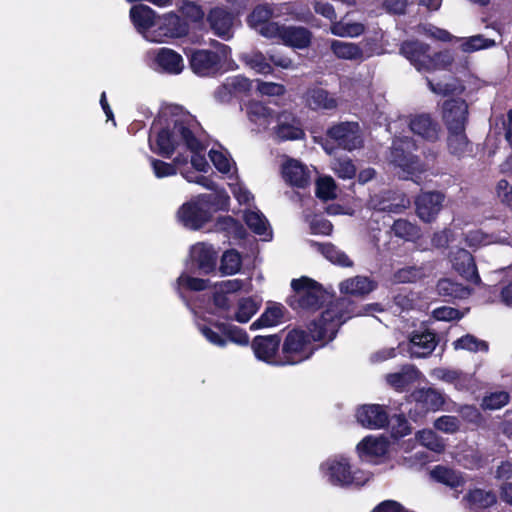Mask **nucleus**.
Wrapping results in <instances>:
<instances>
[{"label":"nucleus","instance_id":"nucleus-1","mask_svg":"<svg viewBox=\"0 0 512 512\" xmlns=\"http://www.w3.org/2000/svg\"><path fill=\"white\" fill-rule=\"evenodd\" d=\"M354 314V303L347 297L331 301L320 316L308 324V332L301 328H293L286 333L281 342L283 360L279 363L283 366H293L308 360L314 352L312 341H322L326 338L332 341L340 326Z\"/></svg>","mask_w":512,"mask_h":512},{"label":"nucleus","instance_id":"nucleus-2","mask_svg":"<svg viewBox=\"0 0 512 512\" xmlns=\"http://www.w3.org/2000/svg\"><path fill=\"white\" fill-rule=\"evenodd\" d=\"M148 144L153 153L170 159L180 144H184L188 150H195L199 149L200 140L185 118L159 115L150 127Z\"/></svg>","mask_w":512,"mask_h":512},{"label":"nucleus","instance_id":"nucleus-3","mask_svg":"<svg viewBox=\"0 0 512 512\" xmlns=\"http://www.w3.org/2000/svg\"><path fill=\"white\" fill-rule=\"evenodd\" d=\"M291 288L293 294L287 298L286 303L297 313L316 312L329 299L323 285L308 276L292 279Z\"/></svg>","mask_w":512,"mask_h":512},{"label":"nucleus","instance_id":"nucleus-4","mask_svg":"<svg viewBox=\"0 0 512 512\" xmlns=\"http://www.w3.org/2000/svg\"><path fill=\"white\" fill-rule=\"evenodd\" d=\"M321 471L329 483L339 487L363 486L369 481V475L363 470H352L349 459L343 456L328 459L321 464Z\"/></svg>","mask_w":512,"mask_h":512},{"label":"nucleus","instance_id":"nucleus-5","mask_svg":"<svg viewBox=\"0 0 512 512\" xmlns=\"http://www.w3.org/2000/svg\"><path fill=\"white\" fill-rule=\"evenodd\" d=\"M406 402L411 405L408 411L410 419L417 422L431 412L442 409L444 394L433 387H421L406 395Z\"/></svg>","mask_w":512,"mask_h":512},{"label":"nucleus","instance_id":"nucleus-6","mask_svg":"<svg viewBox=\"0 0 512 512\" xmlns=\"http://www.w3.org/2000/svg\"><path fill=\"white\" fill-rule=\"evenodd\" d=\"M189 67L200 77L215 76L221 69V56L209 49H191L187 54Z\"/></svg>","mask_w":512,"mask_h":512},{"label":"nucleus","instance_id":"nucleus-7","mask_svg":"<svg viewBox=\"0 0 512 512\" xmlns=\"http://www.w3.org/2000/svg\"><path fill=\"white\" fill-rule=\"evenodd\" d=\"M282 338L279 334L273 335H257L251 342V348L255 357L269 365L283 366L278 362L282 361Z\"/></svg>","mask_w":512,"mask_h":512},{"label":"nucleus","instance_id":"nucleus-8","mask_svg":"<svg viewBox=\"0 0 512 512\" xmlns=\"http://www.w3.org/2000/svg\"><path fill=\"white\" fill-rule=\"evenodd\" d=\"M252 90V81L244 75L229 76L217 87L214 97L222 104L230 103L234 98L248 97Z\"/></svg>","mask_w":512,"mask_h":512},{"label":"nucleus","instance_id":"nucleus-9","mask_svg":"<svg viewBox=\"0 0 512 512\" xmlns=\"http://www.w3.org/2000/svg\"><path fill=\"white\" fill-rule=\"evenodd\" d=\"M177 218L185 228L197 231L211 221L212 215L195 199L185 202L179 207Z\"/></svg>","mask_w":512,"mask_h":512},{"label":"nucleus","instance_id":"nucleus-10","mask_svg":"<svg viewBox=\"0 0 512 512\" xmlns=\"http://www.w3.org/2000/svg\"><path fill=\"white\" fill-rule=\"evenodd\" d=\"M358 423L367 429L378 430L387 428L390 424V416L387 407L380 404H363L356 410Z\"/></svg>","mask_w":512,"mask_h":512},{"label":"nucleus","instance_id":"nucleus-11","mask_svg":"<svg viewBox=\"0 0 512 512\" xmlns=\"http://www.w3.org/2000/svg\"><path fill=\"white\" fill-rule=\"evenodd\" d=\"M275 134L280 141H294L305 138L301 119L291 111H281L277 115Z\"/></svg>","mask_w":512,"mask_h":512},{"label":"nucleus","instance_id":"nucleus-12","mask_svg":"<svg viewBox=\"0 0 512 512\" xmlns=\"http://www.w3.org/2000/svg\"><path fill=\"white\" fill-rule=\"evenodd\" d=\"M326 136L333 140L339 148L352 151L360 143L358 135V124L351 122H341L328 128Z\"/></svg>","mask_w":512,"mask_h":512},{"label":"nucleus","instance_id":"nucleus-13","mask_svg":"<svg viewBox=\"0 0 512 512\" xmlns=\"http://www.w3.org/2000/svg\"><path fill=\"white\" fill-rule=\"evenodd\" d=\"M468 106L462 99H448L443 103V121L448 130L466 129Z\"/></svg>","mask_w":512,"mask_h":512},{"label":"nucleus","instance_id":"nucleus-14","mask_svg":"<svg viewBox=\"0 0 512 512\" xmlns=\"http://www.w3.org/2000/svg\"><path fill=\"white\" fill-rule=\"evenodd\" d=\"M453 269L466 281L474 285L481 284V277L473 255L464 248H458L451 255Z\"/></svg>","mask_w":512,"mask_h":512},{"label":"nucleus","instance_id":"nucleus-15","mask_svg":"<svg viewBox=\"0 0 512 512\" xmlns=\"http://www.w3.org/2000/svg\"><path fill=\"white\" fill-rule=\"evenodd\" d=\"M192 265L196 267L199 274L210 275L217 271L218 252L211 244L199 243L191 253Z\"/></svg>","mask_w":512,"mask_h":512},{"label":"nucleus","instance_id":"nucleus-16","mask_svg":"<svg viewBox=\"0 0 512 512\" xmlns=\"http://www.w3.org/2000/svg\"><path fill=\"white\" fill-rule=\"evenodd\" d=\"M307 108L312 111H331L338 106L337 99L326 89L313 86L306 89L302 96Z\"/></svg>","mask_w":512,"mask_h":512},{"label":"nucleus","instance_id":"nucleus-17","mask_svg":"<svg viewBox=\"0 0 512 512\" xmlns=\"http://www.w3.org/2000/svg\"><path fill=\"white\" fill-rule=\"evenodd\" d=\"M233 21L234 15L222 7L212 8L207 15L210 29L223 40H229L233 37Z\"/></svg>","mask_w":512,"mask_h":512},{"label":"nucleus","instance_id":"nucleus-18","mask_svg":"<svg viewBox=\"0 0 512 512\" xmlns=\"http://www.w3.org/2000/svg\"><path fill=\"white\" fill-rule=\"evenodd\" d=\"M438 344L436 333L426 330L413 332L409 340V353L412 358H425L433 353Z\"/></svg>","mask_w":512,"mask_h":512},{"label":"nucleus","instance_id":"nucleus-19","mask_svg":"<svg viewBox=\"0 0 512 512\" xmlns=\"http://www.w3.org/2000/svg\"><path fill=\"white\" fill-rule=\"evenodd\" d=\"M443 195L439 192H427L419 195L415 201L418 217L424 222H431L441 210Z\"/></svg>","mask_w":512,"mask_h":512},{"label":"nucleus","instance_id":"nucleus-20","mask_svg":"<svg viewBox=\"0 0 512 512\" xmlns=\"http://www.w3.org/2000/svg\"><path fill=\"white\" fill-rule=\"evenodd\" d=\"M410 130L421 138L435 142L439 138L440 125L430 114H417L410 119Z\"/></svg>","mask_w":512,"mask_h":512},{"label":"nucleus","instance_id":"nucleus-21","mask_svg":"<svg viewBox=\"0 0 512 512\" xmlns=\"http://www.w3.org/2000/svg\"><path fill=\"white\" fill-rule=\"evenodd\" d=\"M446 142L448 152L458 159L473 155V143L468 138L466 129L448 130Z\"/></svg>","mask_w":512,"mask_h":512},{"label":"nucleus","instance_id":"nucleus-22","mask_svg":"<svg viewBox=\"0 0 512 512\" xmlns=\"http://www.w3.org/2000/svg\"><path fill=\"white\" fill-rule=\"evenodd\" d=\"M282 174L290 186L306 188L310 184V171L296 159H289L283 164Z\"/></svg>","mask_w":512,"mask_h":512},{"label":"nucleus","instance_id":"nucleus-23","mask_svg":"<svg viewBox=\"0 0 512 512\" xmlns=\"http://www.w3.org/2000/svg\"><path fill=\"white\" fill-rule=\"evenodd\" d=\"M420 372L414 365H404L400 371L389 373L385 379L396 392L402 393L419 379Z\"/></svg>","mask_w":512,"mask_h":512},{"label":"nucleus","instance_id":"nucleus-24","mask_svg":"<svg viewBox=\"0 0 512 512\" xmlns=\"http://www.w3.org/2000/svg\"><path fill=\"white\" fill-rule=\"evenodd\" d=\"M129 16L139 33H145L156 25V12L145 4H135L130 8Z\"/></svg>","mask_w":512,"mask_h":512},{"label":"nucleus","instance_id":"nucleus-25","mask_svg":"<svg viewBox=\"0 0 512 512\" xmlns=\"http://www.w3.org/2000/svg\"><path fill=\"white\" fill-rule=\"evenodd\" d=\"M429 51L430 46L418 40H407L400 46V53L417 69L426 65L427 58H429Z\"/></svg>","mask_w":512,"mask_h":512},{"label":"nucleus","instance_id":"nucleus-26","mask_svg":"<svg viewBox=\"0 0 512 512\" xmlns=\"http://www.w3.org/2000/svg\"><path fill=\"white\" fill-rule=\"evenodd\" d=\"M311 39L312 33L307 28L284 25L280 41L289 47L305 49L310 46Z\"/></svg>","mask_w":512,"mask_h":512},{"label":"nucleus","instance_id":"nucleus-27","mask_svg":"<svg viewBox=\"0 0 512 512\" xmlns=\"http://www.w3.org/2000/svg\"><path fill=\"white\" fill-rule=\"evenodd\" d=\"M430 477L435 482L455 490L463 487L465 484V479L461 472L441 464L435 465L430 470Z\"/></svg>","mask_w":512,"mask_h":512},{"label":"nucleus","instance_id":"nucleus-28","mask_svg":"<svg viewBox=\"0 0 512 512\" xmlns=\"http://www.w3.org/2000/svg\"><path fill=\"white\" fill-rule=\"evenodd\" d=\"M155 62L162 71L168 74H180L184 68L182 56L170 48L159 49Z\"/></svg>","mask_w":512,"mask_h":512},{"label":"nucleus","instance_id":"nucleus-29","mask_svg":"<svg viewBox=\"0 0 512 512\" xmlns=\"http://www.w3.org/2000/svg\"><path fill=\"white\" fill-rule=\"evenodd\" d=\"M377 288V283L367 276H356L340 284V291L352 296H366Z\"/></svg>","mask_w":512,"mask_h":512},{"label":"nucleus","instance_id":"nucleus-30","mask_svg":"<svg viewBox=\"0 0 512 512\" xmlns=\"http://www.w3.org/2000/svg\"><path fill=\"white\" fill-rule=\"evenodd\" d=\"M213 193L200 194L196 200L202 207L208 209L210 214L217 211L228 210L230 197L225 189H215Z\"/></svg>","mask_w":512,"mask_h":512},{"label":"nucleus","instance_id":"nucleus-31","mask_svg":"<svg viewBox=\"0 0 512 512\" xmlns=\"http://www.w3.org/2000/svg\"><path fill=\"white\" fill-rule=\"evenodd\" d=\"M311 245L317 249L328 261L341 267H351L353 262L345 252L338 249L334 244L311 241Z\"/></svg>","mask_w":512,"mask_h":512},{"label":"nucleus","instance_id":"nucleus-32","mask_svg":"<svg viewBox=\"0 0 512 512\" xmlns=\"http://www.w3.org/2000/svg\"><path fill=\"white\" fill-rule=\"evenodd\" d=\"M159 29L163 32V35L172 38L186 36L189 31L187 23L175 13L165 15L159 25Z\"/></svg>","mask_w":512,"mask_h":512},{"label":"nucleus","instance_id":"nucleus-33","mask_svg":"<svg viewBox=\"0 0 512 512\" xmlns=\"http://www.w3.org/2000/svg\"><path fill=\"white\" fill-rule=\"evenodd\" d=\"M330 48L339 59L353 61H363L365 59L362 48L355 43L333 40Z\"/></svg>","mask_w":512,"mask_h":512},{"label":"nucleus","instance_id":"nucleus-34","mask_svg":"<svg viewBox=\"0 0 512 512\" xmlns=\"http://www.w3.org/2000/svg\"><path fill=\"white\" fill-rule=\"evenodd\" d=\"M437 292L440 296L447 297L449 300L465 299L471 294V289L451 279L443 278L437 282Z\"/></svg>","mask_w":512,"mask_h":512},{"label":"nucleus","instance_id":"nucleus-35","mask_svg":"<svg viewBox=\"0 0 512 512\" xmlns=\"http://www.w3.org/2000/svg\"><path fill=\"white\" fill-rule=\"evenodd\" d=\"M470 508L486 509L497 503V496L493 491H485L480 488L469 490L464 498Z\"/></svg>","mask_w":512,"mask_h":512},{"label":"nucleus","instance_id":"nucleus-36","mask_svg":"<svg viewBox=\"0 0 512 512\" xmlns=\"http://www.w3.org/2000/svg\"><path fill=\"white\" fill-rule=\"evenodd\" d=\"M283 310L284 307L279 303L268 306L260 317L251 324L250 329L257 330L279 324L284 316Z\"/></svg>","mask_w":512,"mask_h":512},{"label":"nucleus","instance_id":"nucleus-37","mask_svg":"<svg viewBox=\"0 0 512 512\" xmlns=\"http://www.w3.org/2000/svg\"><path fill=\"white\" fill-rule=\"evenodd\" d=\"M242 266V257L236 249L224 251L220 258L219 271L221 276H230L237 274Z\"/></svg>","mask_w":512,"mask_h":512},{"label":"nucleus","instance_id":"nucleus-38","mask_svg":"<svg viewBox=\"0 0 512 512\" xmlns=\"http://www.w3.org/2000/svg\"><path fill=\"white\" fill-rule=\"evenodd\" d=\"M212 325L215 329L219 330L223 336H225L227 341L241 346L249 344L248 333L243 328L219 321H214Z\"/></svg>","mask_w":512,"mask_h":512},{"label":"nucleus","instance_id":"nucleus-39","mask_svg":"<svg viewBox=\"0 0 512 512\" xmlns=\"http://www.w3.org/2000/svg\"><path fill=\"white\" fill-rule=\"evenodd\" d=\"M360 456L380 457L387 452V441L373 436H366L357 445Z\"/></svg>","mask_w":512,"mask_h":512},{"label":"nucleus","instance_id":"nucleus-40","mask_svg":"<svg viewBox=\"0 0 512 512\" xmlns=\"http://www.w3.org/2000/svg\"><path fill=\"white\" fill-rule=\"evenodd\" d=\"M454 349L467 350L470 352L489 350V345L486 341L480 340L472 334H465L453 342Z\"/></svg>","mask_w":512,"mask_h":512},{"label":"nucleus","instance_id":"nucleus-41","mask_svg":"<svg viewBox=\"0 0 512 512\" xmlns=\"http://www.w3.org/2000/svg\"><path fill=\"white\" fill-rule=\"evenodd\" d=\"M259 305L251 297L241 298L234 320L239 323H247L258 311Z\"/></svg>","mask_w":512,"mask_h":512},{"label":"nucleus","instance_id":"nucleus-42","mask_svg":"<svg viewBox=\"0 0 512 512\" xmlns=\"http://www.w3.org/2000/svg\"><path fill=\"white\" fill-rule=\"evenodd\" d=\"M336 189L337 186L334 179L330 176H324L317 180L315 194L317 198L326 202L337 197Z\"/></svg>","mask_w":512,"mask_h":512},{"label":"nucleus","instance_id":"nucleus-43","mask_svg":"<svg viewBox=\"0 0 512 512\" xmlns=\"http://www.w3.org/2000/svg\"><path fill=\"white\" fill-rule=\"evenodd\" d=\"M242 60L247 66L259 74L268 75L273 72L272 66L262 52L257 51L252 54L245 55Z\"/></svg>","mask_w":512,"mask_h":512},{"label":"nucleus","instance_id":"nucleus-44","mask_svg":"<svg viewBox=\"0 0 512 512\" xmlns=\"http://www.w3.org/2000/svg\"><path fill=\"white\" fill-rule=\"evenodd\" d=\"M392 162L403 169H412L416 163V157L406 151L402 145L394 144L391 151Z\"/></svg>","mask_w":512,"mask_h":512},{"label":"nucleus","instance_id":"nucleus-45","mask_svg":"<svg viewBox=\"0 0 512 512\" xmlns=\"http://www.w3.org/2000/svg\"><path fill=\"white\" fill-rule=\"evenodd\" d=\"M244 221L249 229L257 235H264L267 231L268 221L259 211H247L244 214Z\"/></svg>","mask_w":512,"mask_h":512},{"label":"nucleus","instance_id":"nucleus-46","mask_svg":"<svg viewBox=\"0 0 512 512\" xmlns=\"http://www.w3.org/2000/svg\"><path fill=\"white\" fill-rule=\"evenodd\" d=\"M495 133H503L505 140L512 149V109H509L506 114L495 117Z\"/></svg>","mask_w":512,"mask_h":512},{"label":"nucleus","instance_id":"nucleus-47","mask_svg":"<svg viewBox=\"0 0 512 512\" xmlns=\"http://www.w3.org/2000/svg\"><path fill=\"white\" fill-rule=\"evenodd\" d=\"M510 401V395L506 391L492 392L483 397L482 408L485 410H497L506 406Z\"/></svg>","mask_w":512,"mask_h":512},{"label":"nucleus","instance_id":"nucleus-48","mask_svg":"<svg viewBox=\"0 0 512 512\" xmlns=\"http://www.w3.org/2000/svg\"><path fill=\"white\" fill-rule=\"evenodd\" d=\"M423 277V268L418 266H405L394 273V280L397 283H415Z\"/></svg>","mask_w":512,"mask_h":512},{"label":"nucleus","instance_id":"nucleus-49","mask_svg":"<svg viewBox=\"0 0 512 512\" xmlns=\"http://www.w3.org/2000/svg\"><path fill=\"white\" fill-rule=\"evenodd\" d=\"M419 440L423 446L433 452L441 453L445 450V444L442 438L432 430L421 431L419 433Z\"/></svg>","mask_w":512,"mask_h":512},{"label":"nucleus","instance_id":"nucleus-50","mask_svg":"<svg viewBox=\"0 0 512 512\" xmlns=\"http://www.w3.org/2000/svg\"><path fill=\"white\" fill-rule=\"evenodd\" d=\"M177 284L179 287H183L186 290L200 292L209 287L210 281L208 279L192 277L182 273L177 279Z\"/></svg>","mask_w":512,"mask_h":512},{"label":"nucleus","instance_id":"nucleus-51","mask_svg":"<svg viewBox=\"0 0 512 512\" xmlns=\"http://www.w3.org/2000/svg\"><path fill=\"white\" fill-rule=\"evenodd\" d=\"M395 236L406 240L413 239L418 235V227L406 219H397L392 225Z\"/></svg>","mask_w":512,"mask_h":512},{"label":"nucleus","instance_id":"nucleus-52","mask_svg":"<svg viewBox=\"0 0 512 512\" xmlns=\"http://www.w3.org/2000/svg\"><path fill=\"white\" fill-rule=\"evenodd\" d=\"M153 173L156 178H165L177 174V168L174 164L148 156Z\"/></svg>","mask_w":512,"mask_h":512},{"label":"nucleus","instance_id":"nucleus-53","mask_svg":"<svg viewBox=\"0 0 512 512\" xmlns=\"http://www.w3.org/2000/svg\"><path fill=\"white\" fill-rule=\"evenodd\" d=\"M458 413L465 422L475 427H480L484 422L482 413L474 405H462L459 407Z\"/></svg>","mask_w":512,"mask_h":512},{"label":"nucleus","instance_id":"nucleus-54","mask_svg":"<svg viewBox=\"0 0 512 512\" xmlns=\"http://www.w3.org/2000/svg\"><path fill=\"white\" fill-rule=\"evenodd\" d=\"M391 435L398 439L411 433V427L404 414L394 415L391 418Z\"/></svg>","mask_w":512,"mask_h":512},{"label":"nucleus","instance_id":"nucleus-55","mask_svg":"<svg viewBox=\"0 0 512 512\" xmlns=\"http://www.w3.org/2000/svg\"><path fill=\"white\" fill-rule=\"evenodd\" d=\"M434 427L438 431L454 434L460 429V421L456 416L443 415L435 420Z\"/></svg>","mask_w":512,"mask_h":512},{"label":"nucleus","instance_id":"nucleus-56","mask_svg":"<svg viewBox=\"0 0 512 512\" xmlns=\"http://www.w3.org/2000/svg\"><path fill=\"white\" fill-rule=\"evenodd\" d=\"M180 12L183 17L194 23L202 21L205 16L202 7L193 1H185L180 7Z\"/></svg>","mask_w":512,"mask_h":512},{"label":"nucleus","instance_id":"nucleus-57","mask_svg":"<svg viewBox=\"0 0 512 512\" xmlns=\"http://www.w3.org/2000/svg\"><path fill=\"white\" fill-rule=\"evenodd\" d=\"M271 17V8H269L267 5H257L248 16V22L252 26H261L264 23L270 21Z\"/></svg>","mask_w":512,"mask_h":512},{"label":"nucleus","instance_id":"nucleus-58","mask_svg":"<svg viewBox=\"0 0 512 512\" xmlns=\"http://www.w3.org/2000/svg\"><path fill=\"white\" fill-rule=\"evenodd\" d=\"M454 62V58L449 51L435 52L432 56L429 55L426 63L435 69H447Z\"/></svg>","mask_w":512,"mask_h":512},{"label":"nucleus","instance_id":"nucleus-59","mask_svg":"<svg viewBox=\"0 0 512 512\" xmlns=\"http://www.w3.org/2000/svg\"><path fill=\"white\" fill-rule=\"evenodd\" d=\"M257 91L263 96H283L286 93V88L283 84L275 82H266L260 79L256 80Z\"/></svg>","mask_w":512,"mask_h":512},{"label":"nucleus","instance_id":"nucleus-60","mask_svg":"<svg viewBox=\"0 0 512 512\" xmlns=\"http://www.w3.org/2000/svg\"><path fill=\"white\" fill-rule=\"evenodd\" d=\"M495 44L494 40L485 38L483 35L471 36L464 44L463 49L466 52H473L486 49Z\"/></svg>","mask_w":512,"mask_h":512},{"label":"nucleus","instance_id":"nucleus-61","mask_svg":"<svg viewBox=\"0 0 512 512\" xmlns=\"http://www.w3.org/2000/svg\"><path fill=\"white\" fill-rule=\"evenodd\" d=\"M212 323L213 322L210 323L211 326H200L201 333L211 344L219 347H225L227 344L225 336H223L219 330H214L215 328L213 327Z\"/></svg>","mask_w":512,"mask_h":512},{"label":"nucleus","instance_id":"nucleus-62","mask_svg":"<svg viewBox=\"0 0 512 512\" xmlns=\"http://www.w3.org/2000/svg\"><path fill=\"white\" fill-rule=\"evenodd\" d=\"M433 317L439 321H454L460 320L463 314L457 308L443 306L433 311Z\"/></svg>","mask_w":512,"mask_h":512},{"label":"nucleus","instance_id":"nucleus-63","mask_svg":"<svg viewBox=\"0 0 512 512\" xmlns=\"http://www.w3.org/2000/svg\"><path fill=\"white\" fill-rule=\"evenodd\" d=\"M497 196L501 202L512 210V186L506 179H501L496 186Z\"/></svg>","mask_w":512,"mask_h":512},{"label":"nucleus","instance_id":"nucleus-64","mask_svg":"<svg viewBox=\"0 0 512 512\" xmlns=\"http://www.w3.org/2000/svg\"><path fill=\"white\" fill-rule=\"evenodd\" d=\"M209 157L215 168L223 173L227 174L230 172V163L228 158L220 151L211 149L209 151Z\"/></svg>","mask_w":512,"mask_h":512}]
</instances>
